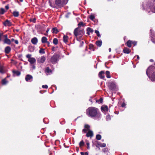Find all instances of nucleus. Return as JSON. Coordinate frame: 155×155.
<instances>
[{
    "label": "nucleus",
    "mask_w": 155,
    "mask_h": 155,
    "mask_svg": "<svg viewBox=\"0 0 155 155\" xmlns=\"http://www.w3.org/2000/svg\"><path fill=\"white\" fill-rule=\"evenodd\" d=\"M15 43L16 44H18V40H15Z\"/></svg>",
    "instance_id": "bf43d9fd"
},
{
    "label": "nucleus",
    "mask_w": 155,
    "mask_h": 155,
    "mask_svg": "<svg viewBox=\"0 0 155 155\" xmlns=\"http://www.w3.org/2000/svg\"><path fill=\"white\" fill-rule=\"evenodd\" d=\"M137 59H139V58H140L139 56L138 55H137Z\"/></svg>",
    "instance_id": "69168bd1"
},
{
    "label": "nucleus",
    "mask_w": 155,
    "mask_h": 155,
    "mask_svg": "<svg viewBox=\"0 0 155 155\" xmlns=\"http://www.w3.org/2000/svg\"><path fill=\"white\" fill-rule=\"evenodd\" d=\"M3 41L4 44H6L9 45H10L11 43L10 40L8 38L4 39Z\"/></svg>",
    "instance_id": "a211bd4d"
},
{
    "label": "nucleus",
    "mask_w": 155,
    "mask_h": 155,
    "mask_svg": "<svg viewBox=\"0 0 155 155\" xmlns=\"http://www.w3.org/2000/svg\"><path fill=\"white\" fill-rule=\"evenodd\" d=\"M66 4L65 0H56L55 4L58 6L61 7Z\"/></svg>",
    "instance_id": "20e7f679"
},
{
    "label": "nucleus",
    "mask_w": 155,
    "mask_h": 155,
    "mask_svg": "<svg viewBox=\"0 0 155 155\" xmlns=\"http://www.w3.org/2000/svg\"><path fill=\"white\" fill-rule=\"evenodd\" d=\"M12 72L14 74H16L17 76H19L21 74V72L18 71L13 70Z\"/></svg>",
    "instance_id": "412c9836"
},
{
    "label": "nucleus",
    "mask_w": 155,
    "mask_h": 155,
    "mask_svg": "<svg viewBox=\"0 0 155 155\" xmlns=\"http://www.w3.org/2000/svg\"><path fill=\"white\" fill-rule=\"evenodd\" d=\"M97 142V144L96 145V147L97 148H99V149H100V148H99V146L100 147L101 143L100 142Z\"/></svg>",
    "instance_id": "8fccbe9b"
},
{
    "label": "nucleus",
    "mask_w": 155,
    "mask_h": 155,
    "mask_svg": "<svg viewBox=\"0 0 155 155\" xmlns=\"http://www.w3.org/2000/svg\"><path fill=\"white\" fill-rule=\"evenodd\" d=\"M59 57V54L55 53L51 58V62L52 63V64L55 63L57 62Z\"/></svg>",
    "instance_id": "7ed1b4c3"
},
{
    "label": "nucleus",
    "mask_w": 155,
    "mask_h": 155,
    "mask_svg": "<svg viewBox=\"0 0 155 155\" xmlns=\"http://www.w3.org/2000/svg\"><path fill=\"white\" fill-rule=\"evenodd\" d=\"M84 127L85 128L87 129H89L90 128V126L88 124H85L84 125Z\"/></svg>",
    "instance_id": "49530a36"
},
{
    "label": "nucleus",
    "mask_w": 155,
    "mask_h": 155,
    "mask_svg": "<svg viewBox=\"0 0 155 155\" xmlns=\"http://www.w3.org/2000/svg\"><path fill=\"white\" fill-rule=\"evenodd\" d=\"M102 151L104 153L107 152V151L108 149L107 148H104L102 149Z\"/></svg>",
    "instance_id": "3c124183"
},
{
    "label": "nucleus",
    "mask_w": 155,
    "mask_h": 155,
    "mask_svg": "<svg viewBox=\"0 0 155 155\" xmlns=\"http://www.w3.org/2000/svg\"><path fill=\"white\" fill-rule=\"evenodd\" d=\"M106 146V144L105 143H101L100 147H104Z\"/></svg>",
    "instance_id": "37998d69"
},
{
    "label": "nucleus",
    "mask_w": 155,
    "mask_h": 155,
    "mask_svg": "<svg viewBox=\"0 0 155 155\" xmlns=\"http://www.w3.org/2000/svg\"><path fill=\"white\" fill-rule=\"evenodd\" d=\"M31 54H28L26 55V57L27 58H28V59H30V58H31Z\"/></svg>",
    "instance_id": "a18cd8bd"
},
{
    "label": "nucleus",
    "mask_w": 155,
    "mask_h": 155,
    "mask_svg": "<svg viewBox=\"0 0 155 155\" xmlns=\"http://www.w3.org/2000/svg\"><path fill=\"white\" fill-rule=\"evenodd\" d=\"M123 52L125 54H129L131 52V50L127 47H125L123 49Z\"/></svg>",
    "instance_id": "9b49d317"
},
{
    "label": "nucleus",
    "mask_w": 155,
    "mask_h": 155,
    "mask_svg": "<svg viewBox=\"0 0 155 155\" xmlns=\"http://www.w3.org/2000/svg\"><path fill=\"white\" fill-rule=\"evenodd\" d=\"M8 83V81L6 80L5 78L3 79L2 81V84L3 85H6Z\"/></svg>",
    "instance_id": "393cba45"
},
{
    "label": "nucleus",
    "mask_w": 155,
    "mask_h": 155,
    "mask_svg": "<svg viewBox=\"0 0 155 155\" xmlns=\"http://www.w3.org/2000/svg\"><path fill=\"white\" fill-rule=\"evenodd\" d=\"M151 40L153 42L155 43V36L152 37Z\"/></svg>",
    "instance_id": "c03bdc74"
},
{
    "label": "nucleus",
    "mask_w": 155,
    "mask_h": 155,
    "mask_svg": "<svg viewBox=\"0 0 155 155\" xmlns=\"http://www.w3.org/2000/svg\"><path fill=\"white\" fill-rule=\"evenodd\" d=\"M33 79V77L30 74H27L25 78V80L27 82L29 80Z\"/></svg>",
    "instance_id": "f8f14e48"
},
{
    "label": "nucleus",
    "mask_w": 155,
    "mask_h": 155,
    "mask_svg": "<svg viewBox=\"0 0 155 155\" xmlns=\"http://www.w3.org/2000/svg\"><path fill=\"white\" fill-rule=\"evenodd\" d=\"M0 73L2 74H3L4 73L3 67L0 66Z\"/></svg>",
    "instance_id": "c9c22d12"
},
{
    "label": "nucleus",
    "mask_w": 155,
    "mask_h": 155,
    "mask_svg": "<svg viewBox=\"0 0 155 155\" xmlns=\"http://www.w3.org/2000/svg\"><path fill=\"white\" fill-rule=\"evenodd\" d=\"M106 118L108 120H110L111 119V117L109 115H108L106 116Z\"/></svg>",
    "instance_id": "a19ab883"
},
{
    "label": "nucleus",
    "mask_w": 155,
    "mask_h": 155,
    "mask_svg": "<svg viewBox=\"0 0 155 155\" xmlns=\"http://www.w3.org/2000/svg\"><path fill=\"white\" fill-rule=\"evenodd\" d=\"M88 115L91 117H95L97 118H100L101 114L98 112L97 108L94 107H90L88 108Z\"/></svg>",
    "instance_id": "f257e3e1"
},
{
    "label": "nucleus",
    "mask_w": 155,
    "mask_h": 155,
    "mask_svg": "<svg viewBox=\"0 0 155 155\" xmlns=\"http://www.w3.org/2000/svg\"><path fill=\"white\" fill-rule=\"evenodd\" d=\"M96 138L98 140H100L101 138V136L100 134H97L96 135Z\"/></svg>",
    "instance_id": "473e14b6"
},
{
    "label": "nucleus",
    "mask_w": 155,
    "mask_h": 155,
    "mask_svg": "<svg viewBox=\"0 0 155 155\" xmlns=\"http://www.w3.org/2000/svg\"><path fill=\"white\" fill-rule=\"evenodd\" d=\"M85 25V23H84L82 22H80L78 24V26H82L84 27Z\"/></svg>",
    "instance_id": "f704fd0d"
},
{
    "label": "nucleus",
    "mask_w": 155,
    "mask_h": 155,
    "mask_svg": "<svg viewBox=\"0 0 155 155\" xmlns=\"http://www.w3.org/2000/svg\"><path fill=\"white\" fill-rule=\"evenodd\" d=\"M86 136L87 137H92L93 136V133L92 131L89 130L88 132L87 133Z\"/></svg>",
    "instance_id": "1a4fd4ad"
},
{
    "label": "nucleus",
    "mask_w": 155,
    "mask_h": 155,
    "mask_svg": "<svg viewBox=\"0 0 155 155\" xmlns=\"http://www.w3.org/2000/svg\"><path fill=\"white\" fill-rule=\"evenodd\" d=\"M89 49L92 50L93 51H94L95 50V48L94 47V45L92 44H90L89 45Z\"/></svg>",
    "instance_id": "bb28decb"
},
{
    "label": "nucleus",
    "mask_w": 155,
    "mask_h": 155,
    "mask_svg": "<svg viewBox=\"0 0 155 155\" xmlns=\"http://www.w3.org/2000/svg\"><path fill=\"white\" fill-rule=\"evenodd\" d=\"M45 72H47L48 73H50L52 71L51 69H50L49 67H47L45 70Z\"/></svg>",
    "instance_id": "7c9ffc66"
},
{
    "label": "nucleus",
    "mask_w": 155,
    "mask_h": 155,
    "mask_svg": "<svg viewBox=\"0 0 155 155\" xmlns=\"http://www.w3.org/2000/svg\"><path fill=\"white\" fill-rule=\"evenodd\" d=\"M85 144V143L83 140L81 141L79 143V147H81L84 146Z\"/></svg>",
    "instance_id": "c85d7f7f"
},
{
    "label": "nucleus",
    "mask_w": 155,
    "mask_h": 155,
    "mask_svg": "<svg viewBox=\"0 0 155 155\" xmlns=\"http://www.w3.org/2000/svg\"><path fill=\"white\" fill-rule=\"evenodd\" d=\"M87 31V34L88 35H90V33H92L94 32V30L90 27H88L86 29Z\"/></svg>",
    "instance_id": "f3484780"
},
{
    "label": "nucleus",
    "mask_w": 155,
    "mask_h": 155,
    "mask_svg": "<svg viewBox=\"0 0 155 155\" xmlns=\"http://www.w3.org/2000/svg\"><path fill=\"white\" fill-rule=\"evenodd\" d=\"M28 61H29L31 64H33L36 62V60L34 58H31L30 59H28Z\"/></svg>",
    "instance_id": "dca6fc26"
},
{
    "label": "nucleus",
    "mask_w": 155,
    "mask_h": 155,
    "mask_svg": "<svg viewBox=\"0 0 155 155\" xmlns=\"http://www.w3.org/2000/svg\"><path fill=\"white\" fill-rule=\"evenodd\" d=\"M126 104L124 102H123L121 105V106L123 107H126Z\"/></svg>",
    "instance_id": "09e8293b"
},
{
    "label": "nucleus",
    "mask_w": 155,
    "mask_h": 155,
    "mask_svg": "<svg viewBox=\"0 0 155 155\" xmlns=\"http://www.w3.org/2000/svg\"><path fill=\"white\" fill-rule=\"evenodd\" d=\"M76 150H77V151H78V150H79V148L78 147H76Z\"/></svg>",
    "instance_id": "338daca9"
},
{
    "label": "nucleus",
    "mask_w": 155,
    "mask_h": 155,
    "mask_svg": "<svg viewBox=\"0 0 155 155\" xmlns=\"http://www.w3.org/2000/svg\"><path fill=\"white\" fill-rule=\"evenodd\" d=\"M137 41H132V44H133L134 46L137 45Z\"/></svg>",
    "instance_id": "ea45409f"
},
{
    "label": "nucleus",
    "mask_w": 155,
    "mask_h": 155,
    "mask_svg": "<svg viewBox=\"0 0 155 155\" xmlns=\"http://www.w3.org/2000/svg\"><path fill=\"white\" fill-rule=\"evenodd\" d=\"M83 132L84 133H86L87 131V130L86 129H84L82 130Z\"/></svg>",
    "instance_id": "13d9d810"
},
{
    "label": "nucleus",
    "mask_w": 155,
    "mask_h": 155,
    "mask_svg": "<svg viewBox=\"0 0 155 155\" xmlns=\"http://www.w3.org/2000/svg\"><path fill=\"white\" fill-rule=\"evenodd\" d=\"M84 34V30L83 28H81V26H78L75 28L74 31V35L78 41L79 40L78 36H79V38H81Z\"/></svg>",
    "instance_id": "f03ea898"
},
{
    "label": "nucleus",
    "mask_w": 155,
    "mask_h": 155,
    "mask_svg": "<svg viewBox=\"0 0 155 155\" xmlns=\"http://www.w3.org/2000/svg\"><path fill=\"white\" fill-rule=\"evenodd\" d=\"M95 33L97 34V35L98 37H100L101 35H100L99 32L98 30H95Z\"/></svg>",
    "instance_id": "e433bc0d"
},
{
    "label": "nucleus",
    "mask_w": 155,
    "mask_h": 155,
    "mask_svg": "<svg viewBox=\"0 0 155 155\" xmlns=\"http://www.w3.org/2000/svg\"><path fill=\"white\" fill-rule=\"evenodd\" d=\"M13 15L15 17H18L19 15V12L17 11H14L13 13Z\"/></svg>",
    "instance_id": "b1692460"
},
{
    "label": "nucleus",
    "mask_w": 155,
    "mask_h": 155,
    "mask_svg": "<svg viewBox=\"0 0 155 155\" xmlns=\"http://www.w3.org/2000/svg\"><path fill=\"white\" fill-rule=\"evenodd\" d=\"M104 74V71H100L98 74L99 77L101 79H104L105 78Z\"/></svg>",
    "instance_id": "6e6552de"
},
{
    "label": "nucleus",
    "mask_w": 155,
    "mask_h": 155,
    "mask_svg": "<svg viewBox=\"0 0 155 155\" xmlns=\"http://www.w3.org/2000/svg\"><path fill=\"white\" fill-rule=\"evenodd\" d=\"M53 43L55 45H57L58 43V40L57 38H54L53 40Z\"/></svg>",
    "instance_id": "cd10ccee"
},
{
    "label": "nucleus",
    "mask_w": 155,
    "mask_h": 155,
    "mask_svg": "<svg viewBox=\"0 0 155 155\" xmlns=\"http://www.w3.org/2000/svg\"><path fill=\"white\" fill-rule=\"evenodd\" d=\"M10 41H11H11H12V42L14 41L15 40L14 38H12L10 40Z\"/></svg>",
    "instance_id": "680f3d73"
},
{
    "label": "nucleus",
    "mask_w": 155,
    "mask_h": 155,
    "mask_svg": "<svg viewBox=\"0 0 155 155\" xmlns=\"http://www.w3.org/2000/svg\"><path fill=\"white\" fill-rule=\"evenodd\" d=\"M5 8L7 10H8L9 8V5H6L5 6Z\"/></svg>",
    "instance_id": "4d7b16f0"
},
{
    "label": "nucleus",
    "mask_w": 155,
    "mask_h": 155,
    "mask_svg": "<svg viewBox=\"0 0 155 155\" xmlns=\"http://www.w3.org/2000/svg\"><path fill=\"white\" fill-rule=\"evenodd\" d=\"M46 58L45 57L43 56L41 58H38L37 61L39 63H43L45 61Z\"/></svg>",
    "instance_id": "423d86ee"
},
{
    "label": "nucleus",
    "mask_w": 155,
    "mask_h": 155,
    "mask_svg": "<svg viewBox=\"0 0 155 155\" xmlns=\"http://www.w3.org/2000/svg\"><path fill=\"white\" fill-rule=\"evenodd\" d=\"M3 35V33L0 32V41H1V37Z\"/></svg>",
    "instance_id": "5fc2aeb1"
},
{
    "label": "nucleus",
    "mask_w": 155,
    "mask_h": 155,
    "mask_svg": "<svg viewBox=\"0 0 155 155\" xmlns=\"http://www.w3.org/2000/svg\"><path fill=\"white\" fill-rule=\"evenodd\" d=\"M116 85L114 82H111L109 83V87L111 90H114L115 89Z\"/></svg>",
    "instance_id": "39448f33"
},
{
    "label": "nucleus",
    "mask_w": 155,
    "mask_h": 155,
    "mask_svg": "<svg viewBox=\"0 0 155 155\" xmlns=\"http://www.w3.org/2000/svg\"><path fill=\"white\" fill-rule=\"evenodd\" d=\"M150 62H153V59H151L150 60Z\"/></svg>",
    "instance_id": "774afa93"
},
{
    "label": "nucleus",
    "mask_w": 155,
    "mask_h": 155,
    "mask_svg": "<svg viewBox=\"0 0 155 155\" xmlns=\"http://www.w3.org/2000/svg\"><path fill=\"white\" fill-rule=\"evenodd\" d=\"M101 109L102 111L105 112L107 111L108 110V107L107 105H105L104 106H102L101 107Z\"/></svg>",
    "instance_id": "2eb2a0df"
},
{
    "label": "nucleus",
    "mask_w": 155,
    "mask_h": 155,
    "mask_svg": "<svg viewBox=\"0 0 155 155\" xmlns=\"http://www.w3.org/2000/svg\"><path fill=\"white\" fill-rule=\"evenodd\" d=\"M50 30V28H48L47 29V30L46 31V33L44 34V35H45V36H48V31H49Z\"/></svg>",
    "instance_id": "79ce46f5"
},
{
    "label": "nucleus",
    "mask_w": 155,
    "mask_h": 155,
    "mask_svg": "<svg viewBox=\"0 0 155 155\" xmlns=\"http://www.w3.org/2000/svg\"><path fill=\"white\" fill-rule=\"evenodd\" d=\"M46 43H47L48 46L49 47L50 46V42L49 41H47Z\"/></svg>",
    "instance_id": "e2e57ef3"
},
{
    "label": "nucleus",
    "mask_w": 155,
    "mask_h": 155,
    "mask_svg": "<svg viewBox=\"0 0 155 155\" xmlns=\"http://www.w3.org/2000/svg\"><path fill=\"white\" fill-rule=\"evenodd\" d=\"M81 155H88V153L87 152L84 153L82 152H81Z\"/></svg>",
    "instance_id": "de8ad7c7"
},
{
    "label": "nucleus",
    "mask_w": 155,
    "mask_h": 155,
    "mask_svg": "<svg viewBox=\"0 0 155 155\" xmlns=\"http://www.w3.org/2000/svg\"><path fill=\"white\" fill-rule=\"evenodd\" d=\"M127 46L129 47L130 48L132 46V41L130 40H128L126 44Z\"/></svg>",
    "instance_id": "6ab92c4d"
},
{
    "label": "nucleus",
    "mask_w": 155,
    "mask_h": 155,
    "mask_svg": "<svg viewBox=\"0 0 155 155\" xmlns=\"http://www.w3.org/2000/svg\"><path fill=\"white\" fill-rule=\"evenodd\" d=\"M94 18L95 17L93 15H91L90 16L89 18L92 21L94 20Z\"/></svg>",
    "instance_id": "58836bf2"
},
{
    "label": "nucleus",
    "mask_w": 155,
    "mask_h": 155,
    "mask_svg": "<svg viewBox=\"0 0 155 155\" xmlns=\"http://www.w3.org/2000/svg\"><path fill=\"white\" fill-rule=\"evenodd\" d=\"M106 74L107 78H111V76L109 71H106Z\"/></svg>",
    "instance_id": "a878e982"
},
{
    "label": "nucleus",
    "mask_w": 155,
    "mask_h": 155,
    "mask_svg": "<svg viewBox=\"0 0 155 155\" xmlns=\"http://www.w3.org/2000/svg\"><path fill=\"white\" fill-rule=\"evenodd\" d=\"M36 19L35 18H31L30 19V21L31 22H32L34 23H35L36 22Z\"/></svg>",
    "instance_id": "4c0bfd02"
},
{
    "label": "nucleus",
    "mask_w": 155,
    "mask_h": 155,
    "mask_svg": "<svg viewBox=\"0 0 155 155\" xmlns=\"http://www.w3.org/2000/svg\"><path fill=\"white\" fill-rule=\"evenodd\" d=\"M11 51V48L8 46L6 47L5 49V53L8 54Z\"/></svg>",
    "instance_id": "ddd939ff"
},
{
    "label": "nucleus",
    "mask_w": 155,
    "mask_h": 155,
    "mask_svg": "<svg viewBox=\"0 0 155 155\" xmlns=\"http://www.w3.org/2000/svg\"><path fill=\"white\" fill-rule=\"evenodd\" d=\"M31 42L34 45H36L38 42V40L37 38L34 37L32 38L31 40Z\"/></svg>",
    "instance_id": "9d476101"
},
{
    "label": "nucleus",
    "mask_w": 155,
    "mask_h": 155,
    "mask_svg": "<svg viewBox=\"0 0 155 155\" xmlns=\"http://www.w3.org/2000/svg\"><path fill=\"white\" fill-rule=\"evenodd\" d=\"M68 37L67 35H64L63 37V41L65 43H67L68 42Z\"/></svg>",
    "instance_id": "aec40b11"
},
{
    "label": "nucleus",
    "mask_w": 155,
    "mask_h": 155,
    "mask_svg": "<svg viewBox=\"0 0 155 155\" xmlns=\"http://www.w3.org/2000/svg\"><path fill=\"white\" fill-rule=\"evenodd\" d=\"M39 52L40 54H45V49L42 48H40V50L39 51Z\"/></svg>",
    "instance_id": "2f4dec72"
},
{
    "label": "nucleus",
    "mask_w": 155,
    "mask_h": 155,
    "mask_svg": "<svg viewBox=\"0 0 155 155\" xmlns=\"http://www.w3.org/2000/svg\"><path fill=\"white\" fill-rule=\"evenodd\" d=\"M103 98L102 97H101L99 99L97 100H96V102L98 103L99 104L102 103L103 102Z\"/></svg>",
    "instance_id": "c756f323"
},
{
    "label": "nucleus",
    "mask_w": 155,
    "mask_h": 155,
    "mask_svg": "<svg viewBox=\"0 0 155 155\" xmlns=\"http://www.w3.org/2000/svg\"><path fill=\"white\" fill-rule=\"evenodd\" d=\"M51 31L53 34H57L59 32V31L56 27H54L52 28Z\"/></svg>",
    "instance_id": "4468645a"
},
{
    "label": "nucleus",
    "mask_w": 155,
    "mask_h": 155,
    "mask_svg": "<svg viewBox=\"0 0 155 155\" xmlns=\"http://www.w3.org/2000/svg\"><path fill=\"white\" fill-rule=\"evenodd\" d=\"M86 145L87 146V149H90V144L89 142H87L86 143Z\"/></svg>",
    "instance_id": "864d4df0"
},
{
    "label": "nucleus",
    "mask_w": 155,
    "mask_h": 155,
    "mask_svg": "<svg viewBox=\"0 0 155 155\" xmlns=\"http://www.w3.org/2000/svg\"><path fill=\"white\" fill-rule=\"evenodd\" d=\"M4 25L5 26H11L12 25V24L10 21L7 19L3 23Z\"/></svg>",
    "instance_id": "0eeeda50"
},
{
    "label": "nucleus",
    "mask_w": 155,
    "mask_h": 155,
    "mask_svg": "<svg viewBox=\"0 0 155 155\" xmlns=\"http://www.w3.org/2000/svg\"><path fill=\"white\" fill-rule=\"evenodd\" d=\"M55 48V47H53L51 48V49L52 51H54Z\"/></svg>",
    "instance_id": "052dcab7"
},
{
    "label": "nucleus",
    "mask_w": 155,
    "mask_h": 155,
    "mask_svg": "<svg viewBox=\"0 0 155 155\" xmlns=\"http://www.w3.org/2000/svg\"><path fill=\"white\" fill-rule=\"evenodd\" d=\"M96 45L98 47H101L102 44V41H97L96 42Z\"/></svg>",
    "instance_id": "4be33fe9"
},
{
    "label": "nucleus",
    "mask_w": 155,
    "mask_h": 155,
    "mask_svg": "<svg viewBox=\"0 0 155 155\" xmlns=\"http://www.w3.org/2000/svg\"><path fill=\"white\" fill-rule=\"evenodd\" d=\"M3 36L5 38V39H7L8 38V35L6 34L3 35Z\"/></svg>",
    "instance_id": "6e6d98bb"
},
{
    "label": "nucleus",
    "mask_w": 155,
    "mask_h": 155,
    "mask_svg": "<svg viewBox=\"0 0 155 155\" xmlns=\"http://www.w3.org/2000/svg\"><path fill=\"white\" fill-rule=\"evenodd\" d=\"M5 12V9L2 8H1L0 9V13L2 15L4 14Z\"/></svg>",
    "instance_id": "72a5a7b5"
},
{
    "label": "nucleus",
    "mask_w": 155,
    "mask_h": 155,
    "mask_svg": "<svg viewBox=\"0 0 155 155\" xmlns=\"http://www.w3.org/2000/svg\"><path fill=\"white\" fill-rule=\"evenodd\" d=\"M47 38L45 37H43L41 38V42L42 43H45L47 41Z\"/></svg>",
    "instance_id": "5701e85b"
},
{
    "label": "nucleus",
    "mask_w": 155,
    "mask_h": 155,
    "mask_svg": "<svg viewBox=\"0 0 155 155\" xmlns=\"http://www.w3.org/2000/svg\"><path fill=\"white\" fill-rule=\"evenodd\" d=\"M32 68H33V69H35V65H33L32 66Z\"/></svg>",
    "instance_id": "0e129e2a"
},
{
    "label": "nucleus",
    "mask_w": 155,
    "mask_h": 155,
    "mask_svg": "<svg viewBox=\"0 0 155 155\" xmlns=\"http://www.w3.org/2000/svg\"><path fill=\"white\" fill-rule=\"evenodd\" d=\"M42 87L43 88L47 89L48 87V86L47 85H43L42 86Z\"/></svg>",
    "instance_id": "603ef678"
}]
</instances>
